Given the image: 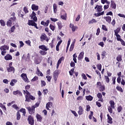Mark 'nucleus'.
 <instances>
[{"label":"nucleus","instance_id":"31","mask_svg":"<svg viewBox=\"0 0 125 125\" xmlns=\"http://www.w3.org/2000/svg\"><path fill=\"white\" fill-rule=\"evenodd\" d=\"M99 89L101 92L104 91V90H105V86H104V85H102V86L99 88Z\"/></svg>","mask_w":125,"mask_h":125},{"label":"nucleus","instance_id":"16","mask_svg":"<svg viewBox=\"0 0 125 125\" xmlns=\"http://www.w3.org/2000/svg\"><path fill=\"white\" fill-rule=\"evenodd\" d=\"M7 71L9 73L11 72H13V73H14V72H15V68H14V67L13 66L10 67H7Z\"/></svg>","mask_w":125,"mask_h":125},{"label":"nucleus","instance_id":"44","mask_svg":"<svg viewBox=\"0 0 125 125\" xmlns=\"http://www.w3.org/2000/svg\"><path fill=\"white\" fill-rule=\"evenodd\" d=\"M46 78H47V81H48V82H50V81H51V79H52V77L50 76H46Z\"/></svg>","mask_w":125,"mask_h":125},{"label":"nucleus","instance_id":"1","mask_svg":"<svg viewBox=\"0 0 125 125\" xmlns=\"http://www.w3.org/2000/svg\"><path fill=\"white\" fill-rule=\"evenodd\" d=\"M26 109L28 110V113L30 115H34V114H35V108L34 106L32 105L31 107H27Z\"/></svg>","mask_w":125,"mask_h":125},{"label":"nucleus","instance_id":"36","mask_svg":"<svg viewBox=\"0 0 125 125\" xmlns=\"http://www.w3.org/2000/svg\"><path fill=\"white\" fill-rule=\"evenodd\" d=\"M108 110L109 113H110V114H112L113 113V107H112L111 106H109L108 107Z\"/></svg>","mask_w":125,"mask_h":125},{"label":"nucleus","instance_id":"49","mask_svg":"<svg viewBox=\"0 0 125 125\" xmlns=\"http://www.w3.org/2000/svg\"><path fill=\"white\" fill-rule=\"evenodd\" d=\"M12 107L15 109L16 110H19V107L17 106V104H13Z\"/></svg>","mask_w":125,"mask_h":125},{"label":"nucleus","instance_id":"32","mask_svg":"<svg viewBox=\"0 0 125 125\" xmlns=\"http://www.w3.org/2000/svg\"><path fill=\"white\" fill-rule=\"evenodd\" d=\"M104 80H105L106 83H110V78H109V77H108V76H104Z\"/></svg>","mask_w":125,"mask_h":125},{"label":"nucleus","instance_id":"37","mask_svg":"<svg viewBox=\"0 0 125 125\" xmlns=\"http://www.w3.org/2000/svg\"><path fill=\"white\" fill-rule=\"evenodd\" d=\"M122 110H123V107H122V106L120 105L117 107V111L118 113H121Z\"/></svg>","mask_w":125,"mask_h":125},{"label":"nucleus","instance_id":"29","mask_svg":"<svg viewBox=\"0 0 125 125\" xmlns=\"http://www.w3.org/2000/svg\"><path fill=\"white\" fill-rule=\"evenodd\" d=\"M70 28L72 29V32H75V31H76V26H75L74 24H72V23H70Z\"/></svg>","mask_w":125,"mask_h":125},{"label":"nucleus","instance_id":"4","mask_svg":"<svg viewBox=\"0 0 125 125\" xmlns=\"http://www.w3.org/2000/svg\"><path fill=\"white\" fill-rule=\"evenodd\" d=\"M41 41V42H43V41H45L47 42H48V41H49V38H47V36L45 34H42L41 35L40 37Z\"/></svg>","mask_w":125,"mask_h":125},{"label":"nucleus","instance_id":"57","mask_svg":"<svg viewBox=\"0 0 125 125\" xmlns=\"http://www.w3.org/2000/svg\"><path fill=\"white\" fill-rule=\"evenodd\" d=\"M30 54L28 53L27 55V57L26 58V61H30Z\"/></svg>","mask_w":125,"mask_h":125},{"label":"nucleus","instance_id":"20","mask_svg":"<svg viewBox=\"0 0 125 125\" xmlns=\"http://www.w3.org/2000/svg\"><path fill=\"white\" fill-rule=\"evenodd\" d=\"M37 74L39 75L40 76V77H43V74L41 71L40 70V69L37 67Z\"/></svg>","mask_w":125,"mask_h":125},{"label":"nucleus","instance_id":"46","mask_svg":"<svg viewBox=\"0 0 125 125\" xmlns=\"http://www.w3.org/2000/svg\"><path fill=\"white\" fill-rule=\"evenodd\" d=\"M96 22H97L96 20H95L94 19H93L89 22V24H93V23H96Z\"/></svg>","mask_w":125,"mask_h":125},{"label":"nucleus","instance_id":"18","mask_svg":"<svg viewBox=\"0 0 125 125\" xmlns=\"http://www.w3.org/2000/svg\"><path fill=\"white\" fill-rule=\"evenodd\" d=\"M84 54V53H83V52H81L78 57V60H83V55Z\"/></svg>","mask_w":125,"mask_h":125},{"label":"nucleus","instance_id":"17","mask_svg":"<svg viewBox=\"0 0 125 125\" xmlns=\"http://www.w3.org/2000/svg\"><path fill=\"white\" fill-rule=\"evenodd\" d=\"M104 19L106 20V22H108L109 24H110V23H111V21H112V18L110 16L104 17Z\"/></svg>","mask_w":125,"mask_h":125},{"label":"nucleus","instance_id":"26","mask_svg":"<svg viewBox=\"0 0 125 125\" xmlns=\"http://www.w3.org/2000/svg\"><path fill=\"white\" fill-rule=\"evenodd\" d=\"M13 93L14 95H17V94H19V95H22V93L21 92V91L18 90L16 91H14Z\"/></svg>","mask_w":125,"mask_h":125},{"label":"nucleus","instance_id":"11","mask_svg":"<svg viewBox=\"0 0 125 125\" xmlns=\"http://www.w3.org/2000/svg\"><path fill=\"white\" fill-rule=\"evenodd\" d=\"M78 109L79 111H78V113L79 116H81V115H83V108L82 107V106H80Z\"/></svg>","mask_w":125,"mask_h":125},{"label":"nucleus","instance_id":"28","mask_svg":"<svg viewBox=\"0 0 125 125\" xmlns=\"http://www.w3.org/2000/svg\"><path fill=\"white\" fill-rule=\"evenodd\" d=\"M121 31V28L120 27H118L116 30H114L115 32V36H116L117 35H119V32Z\"/></svg>","mask_w":125,"mask_h":125},{"label":"nucleus","instance_id":"58","mask_svg":"<svg viewBox=\"0 0 125 125\" xmlns=\"http://www.w3.org/2000/svg\"><path fill=\"white\" fill-rule=\"evenodd\" d=\"M0 23L1 26H4L5 25L4 21H3V20H0Z\"/></svg>","mask_w":125,"mask_h":125},{"label":"nucleus","instance_id":"27","mask_svg":"<svg viewBox=\"0 0 125 125\" xmlns=\"http://www.w3.org/2000/svg\"><path fill=\"white\" fill-rule=\"evenodd\" d=\"M57 5L56 3L53 4V9L54 13H56L57 12Z\"/></svg>","mask_w":125,"mask_h":125},{"label":"nucleus","instance_id":"13","mask_svg":"<svg viewBox=\"0 0 125 125\" xmlns=\"http://www.w3.org/2000/svg\"><path fill=\"white\" fill-rule=\"evenodd\" d=\"M31 9L34 11H37V10H39V6L33 4L31 6Z\"/></svg>","mask_w":125,"mask_h":125},{"label":"nucleus","instance_id":"21","mask_svg":"<svg viewBox=\"0 0 125 125\" xmlns=\"http://www.w3.org/2000/svg\"><path fill=\"white\" fill-rule=\"evenodd\" d=\"M85 99L88 101H92V100L93 99V97L92 96H91V95H88V96H85Z\"/></svg>","mask_w":125,"mask_h":125},{"label":"nucleus","instance_id":"25","mask_svg":"<svg viewBox=\"0 0 125 125\" xmlns=\"http://www.w3.org/2000/svg\"><path fill=\"white\" fill-rule=\"evenodd\" d=\"M116 89H117V90H118L120 92H122V93L124 92V90L123 89V88H122V87L120 86H116Z\"/></svg>","mask_w":125,"mask_h":125},{"label":"nucleus","instance_id":"14","mask_svg":"<svg viewBox=\"0 0 125 125\" xmlns=\"http://www.w3.org/2000/svg\"><path fill=\"white\" fill-rule=\"evenodd\" d=\"M107 123L108 124H113V118L110 117V115L107 114Z\"/></svg>","mask_w":125,"mask_h":125},{"label":"nucleus","instance_id":"30","mask_svg":"<svg viewBox=\"0 0 125 125\" xmlns=\"http://www.w3.org/2000/svg\"><path fill=\"white\" fill-rule=\"evenodd\" d=\"M21 119V115H20V112L18 111L17 112V121H19Z\"/></svg>","mask_w":125,"mask_h":125},{"label":"nucleus","instance_id":"34","mask_svg":"<svg viewBox=\"0 0 125 125\" xmlns=\"http://www.w3.org/2000/svg\"><path fill=\"white\" fill-rule=\"evenodd\" d=\"M64 59H65V58H64V57H61L58 61V62L60 63L61 64V63H62V61H64Z\"/></svg>","mask_w":125,"mask_h":125},{"label":"nucleus","instance_id":"61","mask_svg":"<svg viewBox=\"0 0 125 125\" xmlns=\"http://www.w3.org/2000/svg\"><path fill=\"white\" fill-rule=\"evenodd\" d=\"M65 15H63L61 16L62 19H63V20H66V18H67V16H66V13H65Z\"/></svg>","mask_w":125,"mask_h":125},{"label":"nucleus","instance_id":"40","mask_svg":"<svg viewBox=\"0 0 125 125\" xmlns=\"http://www.w3.org/2000/svg\"><path fill=\"white\" fill-rule=\"evenodd\" d=\"M74 71H75V68H72L70 70V71L69 72L70 76H73Z\"/></svg>","mask_w":125,"mask_h":125},{"label":"nucleus","instance_id":"52","mask_svg":"<svg viewBox=\"0 0 125 125\" xmlns=\"http://www.w3.org/2000/svg\"><path fill=\"white\" fill-rule=\"evenodd\" d=\"M40 53L41 54V55H45V54H46L47 52H45V51L41 50V51H40Z\"/></svg>","mask_w":125,"mask_h":125},{"label":"nucleus","instance_id":"53","mask_svg":"<svg viewBox=\"0 0 125 125\" xmlns=\"http://www.w3.org/2000/svg\"><path fill=\"white\" fill-rule=\"evenodd\" d=\"M49 27L52 31H54L55 30V26H53L52 24H50Z\"/></svg>","mask_w":125,"mask_h":125},{"label":"nucleus","instance_id":"23","mask_svg":"<svg viewBox=\"0 0 125 125\" xmlns=\"http://www.w3.org/2000/svg\"><path fill=\"white\" fill-rule=\"evenodd\" d=\"M20 112H21V113H22V115L23 116H24V117H25V116H26V109L25 108H21L20 110Z\"/></svg>","mask_w":125,"mask_h":125},{"label":"nucleus","instance_id":"33","mask_svg":"<svg viewBox=\"0 0 125 125\" xmlns=\"http://www.w3.org/2000/svg\"><path fill=\"white\" fill-rule=\"evenodd\" d=\"M40 104H41V101L37 102L34 105H32V106H34L35 108H38V107L40 106Z\"/></svg>","mask_w":125,"mask_h":125},{"label":"nucleus","instance_id":"19","mask_svg":"<svg viewBox=\"0 0 125 125\" xmlns=\"http://www.w3.org/2000/svg\"><path fill=\"white\" fill-rule=\"evenodd\" d=\"M109 104L110 105V107H112V109H115V102L113 100H110L109 101Z\"/></svg>","mask_w":125,"mask_h":125},{"label":"nucleus","instance_id":"2","mask_svg":"<svg viewBox=\"0 0 125 125\" xmlns=\"http://www.w3.org/2000/svg\"><path fill=\"white\" fill-rule=\"evenodd\" d=\"M27 121L28 122L29 125H35V119H34V117H33L31 115L28 116Z\"/></svg>","mask_w":125,"mask_h":125},{"label":"nucleus","instance_id":"22","mask_svg":"<svg viewBox=\"0 0 125 125\" xmlns=\"http://www.w3.org/2000/svg\"><path fill=\"white\" fill-rule=\"evenodd\" d=\"M111 7H112V8H113L114 9H116V3H115V2L113 0L111 1Z\"/></svg>","mask_w":125,"mask_h":125},{"label":"nucleus","instance_id":"64","mask_svg":"<svg viewBox=\"0 0 125 125\" xmlns=\"http://www.w3.org/2000/svg\"><path fill=\"white\" fill-rule=\"evenodd\" d=\"M118 16H119V17H121L122 18H125V15L124 14H119Z\"/></svg>","mask_w":125,"mask_h":125},{"label":"nucleus","instance_id":"24","mask_svg":"<svg viewBox=\"0 0 125 125\" xmlns=\"http://www.w3.org/2000/svg\"><path fill=\"white\" fill-rule=\"evenodd\" d=\"M116 60L118 61L117 62H121V61L123 60V59L122 58V55H118L116 58Z\"/></svg>","mask_w":125,"mask_h":125},{"label":"nucleus","instance_id":"60","mask_svg":"<svg viewBox=\"0 0 125 125\" xmlns=\"http://www.w3.org/2000/svg\"><path fill=\"white\" fill-rule=\"evenodd\" d=\"M82 76L83 80H87V77H86V76H85V74H84V73H83L82 74Z\"/></svg>","mask_w":125,"mask_h":125},{"label":"nucleus","instance_id":"63","mask_svg":"<svg viewBox=\"0 0 125 125\" xmlns=\"http://www.w3.org/2000/svg\"><path fill=\"white\" fill-rule=\"evenodd\" d=\"M96 104L97 106H98V107H99V108H100V107H101V106H102L101 104L100 103H99V102H96Z\"/></svg>","mask_w":125,"mask_h":125},{"label":"nucleus","instance_id":"47","mask_svg":"<svg viewBox=\"0 0 125 125\" xmlns=\"http://www.w3.org/2000/svg\"><path fill=\"white\" fill-rule=\"evenodd\" d=\"M9 47H0V50H1V51H2V50L3 51H5V50H8V49H9Z\"/></svg>","mask_w":125,"mask_h":125},{"label":"nucleus","instance_id":"45","mask_svg":"<svg viewBox=\"0 0 125 125\" xmlns=\"http://www.w3.org/2000/svg\"><path fill=\"white\" fill-rule=\"evenodd\" d=\"M115 36L117 37V41L121 42V41L123 40V39H121V36H120V35L118 34V35H115Z\"/></svg>","mask_w":125,"mask_h":125},{"label":"nucleus","instance_id":"62","mask_svg":"<svg viewBox=\"0 0 125 125\" xmlns=\"http://www.w3.org/2000/svg\"><path fill=\"white\" fill-rule=\"evenodd\" d=\"M75 66H76V63H75V62H74L71 61L70 62V66L71 67H75Z\"/></svg>","mask_w":125,"mask_h":125},{"label":"nucleus","instance_id":"15","mask_svg":"<svg viewBox=\"0 0 125 125\" xmlns=\"http://www.w3.org/2000/svg\"><path fill=\"white\" fill-rule=\"evenodd\" d=\"M5 60L8 61L9 60H12V56L10 55L9 54H7L4 56Z\"/></svg>","mask_w":125,"mask_h":125},{"label":"nucleus","instance_id":"54","mask_svg":"<svg viewBox=\"0 0 125 125\" xmlns=\"http://www.w3.org/2000/svg\"><path fill=\"white\" fill-rule=\"evenodd\" d=\"M10 21H12V22H14L16 20V17H12L10 19Z\"/></svg>","mask_w":125,"mask_h":125},{"label":"nucleus","instance_id":"59","mask_svg":"<svg viewBox=\"0 0 125 125\" xmlns=\"http://www.w3.org/2000/svg\"><path fill=\"white\" fill-rule=\"evenodd\" d=\"M75 42H76V39H74L73 40V42H72L71 44L70 47H74V46H75Z\"/></svg>","mask_w":125,"mask_h":125},{"label":"nucleus","instance_id":"51","mask_svg":"<svg viewBox=\"0 0 125 125\" xmlns=\"http://www.w3.org/2000/svg\"><path fill=\"white\" fill-rule=\"evenodd\" d=\"M93 116V112L90 111V114L88 116L89 120H91V119H92Z\"/></svg>","mask_w":125,"mask_h":125},{"label":"nucleus","instance_id":"56","mask_svg":"<svg viewBox=\"0 0 125 125\" xmlns=\"http://www.w3.org/2000/svg\"><path fill=\"white\" fill-rule=\"evenodd\" d=\"M23 11L25 12V13H28L29 12V11L28 10V8H26V7H24L23 8Z\"/></svg>","mask_w":125,"mask_h":125},{"label":"nucleus","instance_id":"8","mask_svg":"<svg viewBox=\"0 0 125 125\" xmlns=\"http://www.w3.org/2000/svg\"><path fill=\"white\" fill-rule=\"evenodd\" d=\"M94 9H96L97 12H101L103 10L102 5H96Z\"/></svg>","mask_w":125,"mask_h":125},{"label":"nucleus","instance_id":"9","mask_svg":"<svg viewBox=\"0 0 125 125\" xmlns=\"http://www.w3.org/2000/svg\"><path fill=\"white\" fill-rule=\"evenodd\" d=\"M97 97L99 99L98 101L102 103L104 102V100L102 98V94L101 93H98L97 94Z\"/></svg>","mask_w":125,"mask_h":125},{"label":"nucleus","instance_id":"43","mask_svg":"<svg viewBox=\"0 0 125 125\" xmlns=\"http://www.w3.org/2000/svg\"><path fill=\"white\" fill-rule=\"evenodd\" d=\"M39 80V77L38 76H35L31 80V82H36Z\"/></svg>","mask_w":125,"mask_h":125},{"label":"nucleus","instance_id":"50","mask_svg":"<svg viewBox=\"0 0 125 125\" xmlns=\"http://www.w3.org/2000/svg\"><path fill=\"white\" fill-rule=\"evenodd\" d=\"M71 113L74 115L75 117H78L79 115H78V114L75 110H71Z\"/></svg>","mask_w":125,"mask_h":125},{"label":"nucleus","instance_id":"10","mask_svg":"<svg viewBox=\"0 0 125 125\" xmlns=\"http://www.w3.org/2000/svg\"><path fill=\"white\" fill-rule=\"evenodd\" d=\"M36 118L37 119V122L42 123V115L37 113L36 114Z\"/></svg>","mask_w":125,"mask_h":125},{"label":"nucleus","instance_id":"42","mask_svg":"<svg viewBox=\"0 0 125 125\" xmlns=\"http://www.w3.org/2000/svg\"><path fill=\"white\" fill-rule=\"evenodd\" d=\"M12 24V21L10 20H9L7 21V26H9V27L11 26V25Z\"/></svg>","mask_w":125,"mask_h":125},{"label":"nucleus","instance_id":"41","mask_svg":"<svg viewBox=\"0 0 125 125\" xmlns=\"http://www.w3.org/2000/svg\"><path fill=\"white\" fill-rule=\"evenodd\" d=\"M21 76V78H23V80H24V79H27V74H25V73H22Z\"/></svg>","mask_w":125,"mask_h":125},{"label":"nucleus","instance_id":"55","mask_svg":"<svg viewBox=\"0 0 125 125\" xmlns=\"http://www.w3.org/2000/svg\"><path fill=\"white\" fill-rule=\"evenodd\" d=\"M95 72L97 75H98V76H99L100 79H101V73H100V72H99V71L98 70H96Z\"/></svg>","mask_w":125,"mask_h":125},{"label":"nucleus","instance_id":"38","mask_svg":"<svg viewBox=\"0 0 125 125\" xmlns=\"http://www.w3.org/2000/svg\"><path fill=\"white\" fill-rule=\"evenodd\" d=\"M14 83H16V80L14 79V80H11V81L10 82V85H11V86H14Z\"/></svg>","mask_w":125,"mask_h":125},{"label":"nucleus","instance_id":"39","mask_svg":"<svg viewBox=\"0 0 125 125\" xmlns=\"http://www.w3.org/2000/svg\"><path fill=\"white\" fill-rule=\"evenodd\" d=\"M46 85V83L45 81L41 80V86H45Z\"/></svg>","mask_w":125,"mask_h":125},{"label":"nucleus","instance_id":"35","mask_svg":"<svg viewBox=\"0 0 125 125\" xmlns=\"http://www.w3.org/2000/svg\"><path fill=\"white\" fill-rule=\"evenodd\" d=\"M48 63L50 64V66H52V59L51 58H48Z\"/></svg>","mask_w":125,"mask_h":125},{"label":"nucleus","instance_id":"5","mask_svg":"<svg viewBox=\"0 0 125 125\" xmlns=\"http://www.w3.org/2000/svg\"><path fill=\"white\" fill-rule=\"evenodd\" d=\"M36 99V98L31 95H29V97L26 96L25 101L27 102H31V100L34 101Z\"/></svg>","mask_w":125,"mask_h":125},{"label":"nucleus","instance_id":"6","mask_svg":"<svg viewBox=\"0 0 125 125\" xmlns=\"http://www.w3.org/2000/svg\"><path fill=\"white\" fill-rule=\"evenodd\" d=\"M27 24L29 26H33L34 27H35L36 29H39L38 26H37V23H36L34 21L29 20Z\"/></svg>","mask_w":125,"mask_h":125},{"label":"nucleus","instance_id":"12","mask_svg":"<svg viewBox=\"0 0 125 125\" xmlns=\"http://www.w3.org/2000/svg\"><path fill=\"white\" fill-rule=\"evenodd\" d=\"M41 62H42V59H41V58H34V63L37 65L40 64Z\"/></svg>","mask_w":125,"mask_h":125},{"label":"nucleus","instance_id":"7","mask_svg":"<svg viewBox=\"0 0 125 125\" xmlns=\"http://www.w3.org/2000/svg\"><path fill=\"white\" fill-rule=\"evenodd\" d=\"M30 17H31V19H33V21L35 22L38 21V18L36 16V13H35V12H32V14L30 15Z\"/></svg>","mask_w":125,"mask_h":125},{"label":"nucleus","instance_id":"3","mask_svg":"<svg viewBox=\"0 0 125 125\" xmlns=\"http://www.w3.org/2000/svg\"><path fill=\"white\" fill-rule=\"evenodd\" d=\"M59 74H60V72H59V70H55L54 72L53 78L55 83L57 82V79H58Z\"/></svg>","mask_w":125,"mask_h":125},{"label":"nucleus","instance_id":"48","mask_svg":"<svg viewBox=\"0 0 125 125\" xmlns=\"http://www.w3.org/2000/svg\"><path fill=\"white\" fill-rule=\"evenodd\" d=\"M97 68L98 70H99V71H101L102 69V65H101V64H98L97 65Z\"/></svg>","mask_w":125,"mask_h":125}]
</instances>
